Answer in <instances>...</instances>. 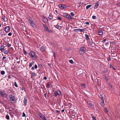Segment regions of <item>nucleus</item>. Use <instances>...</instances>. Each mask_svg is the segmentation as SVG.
<instances>
[{
  "instance_id": "obj_10",
  "label": "nucleus",
  "mask_w": 120,
  "mask_h": 120,
  "mask_svg": "<svg viewBox=\"0 0 120 120\" xmlns=\"http://www.w3.org/2000/svg\"><path fill=\"white\" fill-rule=\"evenodd\" d=\"M102 78L103 79H105L107 81H108L109 80L108 77L105 74L102 75Z\"/></svg>"
},
{
  "instance_id": "obj_51",
  "label": "nucleus",
  "mask_w": 120,
  "mask_h": 120,
  "mask_svg": "<svg viewBox=\"0 0 120 120\" xmlns=\"http://www.w3.org/2000/svg\"><path fill=\"white\" fill-rule=\"evenodd\" d=\"M86 24L89 25V22H85Z\"/></svg>"
},
{
  "instance_id": "obj_57",
  "label": "nucleus",
  "mask_w": 120,
  "mask_h": 120,
  "mask_svg": "<svg viewBox=\"0 0 120 120\" xmlns=\"http://www.w3.org/2000/svg\"><path fill=\"white\" fill-rule=\"evenodd\" d=\"M92 120H96V117H95L92 118Z\"/></svg>"
},
{
  "instance_id": "obj_55",
  "label": "nucleus",
  "mask_w": 120,
  "mask_h": 120,
  "mask_svg": "<svg viewBox=\"0 0 120 120\" xmlns=\"http://www.w3.org/2000/svg\"><path fill=\"white\" fill-rule=\"evenodd\" d=\"M43 26L44 27H46L47 26L45 24H44L43 25Z\"/></svg>"
},
{
  "instance_id": "obj_8",
  "label": "nucleus",
  "mask_w": 120,
  "mask_h": 120,
  "mask_svg": "<svg viewBox=\"0 0 120 120\" xmlns=\"http://www.w3.org/2000/svg\"><path fill=\"white\" fill-rule=\"evenodd\" d=\"M27 96H25L24 98V99L23 101V103L24 105L25 106L27 104Z\"/></svg>"
},
{
  "instance_id": "obj_64",
  "label": "nucleus",
  "mask_w": 120,
  "mask_h": 120,
  "mask_svg": "<svg viewBox=\"0 0 120 120\" xmlns=\"http://www.w3.org/2000/svg\"><path fill=\"white\" fill-rule=\"evenodd\" d=\"M106 39H104L103 41L104 42H105L106 41Z\"/></svg>"
},
{
  "instance_id": "obj_52",
  "label": "nucleus",
  "mask_w": 120,
  "mask_h": 120,
  "mask_svg": "<svg viewBox=\"0 0 120 120\" xmlns=\"http://www.w3.org/2000/svg\"><path fill=\"white\" fill-rule=\"evenodd\" d=\"M107 71H108L107 70H104L103 71V72H104V73H106L107 72Z\"/></svg>"
},
{
  "instance_id": "obj_19",
  "label": "nucleus",
  "mask_w": 120,
  "mask_h": 120,
  "mask_svg": "<svg viewBox=\"0 0 120 120\" xmlns=\"http://www.w3.org/2000/svg\"><path fill=\"white\" fill-rule=\"evenodd\" d=\"M43 19L44 22H48V21L47 20V18L45 17H43Z\"/></svg>"
},
{
  "instance_id": "obj_26",
  "label": "nucleus",
  "mask_w": 120,
  "mask_h": 120,
  "mask_svg": "<svg viewBox=\"0 0 120 120\" xmlns=\"http://www.w3.org/2000/svg\"><path fill=\"white\" fill-rule=\"evenodd\" d=\"M81 86L83 88H85L86 87L85 84H81Z\"/></svg>"
},
{
  "instance_id": "obj_9",
  "label": "nucleus",
  "mask_w": 120,
  "mask_h": 120,
  "mask_svg": "<svg viewBox=\"0 0 120 120\" xmlns=\"http://www.w3.org/2000/svg\"><path fill=\"white\" fill-rule=\"evenodd\" d=\"M55 95V97H56L58 95H60L61 94V92L60 90H57L54 92Z\"/></svg>"
},
{
  "instance_id": "obj_15",
  "label": "nucleus",
  "mask_w": 120,
  "mask_h": 120,
  "mask_svg": "<svg viewBox=\"0 0 120 120\" xmlns=\"http://www.w3.org/2000/svg\"><path fill=\"white\" fill-rule=\"evenodd\" d=\"M99 5V4L98 3L96 2V3L94 7V9H95L98 8V7Z\"/></svg>"
},
{
  "instance_id": "obj_32",
  "label": "nucleus",
  "mask_w": 120,
  "mask_h": 120,
  "mask_svg": "<svg viewBox=\"0 0 120 120\" xmlns=\"http://www.w3.org/2000/svg\"><path fill=\"white\" fill-rule=\"evenodd\" d=\"M43 114H42L41 113V112H39V113H38V116L40 117H41V116H42L43 115Z\"/></svg>"
},
{
  "instance_id": "obj_61",
  "label": "nucleus",
  "mask_w": 120,
  "mask_h": 120,
  "mask_svg": "<svg viewBox=\"0 0 120 120\" xmlns=\"http://www.w3.org/2000/svg\"><path fill=\"white\" fill-rule=\"evenodd\" d=\"M89 105H90V106H92V105H93V104L92 103H89Z\"/></svg>"
},
{
  "instance_id": "obj_36",
  "label": "nucleus",
  "mask_w": 120,
  "mask_h": 120,
  "mask_svg": "<svg viewBox=\"0 0 120 120\" xmlns=\"http://www.w3.org/2000/svg\"><path fill=\"white\" fill-rule=\"evenodd\" d=\"M6 118L8 120H9L10 119L9 116L8 115H7L6 116Z\"/></svg>"
},
{
  "instance_id": "obj_6",
  "label": "nucleus",
  "mask_w": 120,
  "mask_h": 120,
  "mask_svg": "<svg viewBox=\"0 0 120 120\" xmlns=\"http://www.w3.org/2000/svg\"><path fill=\"white\" fill-rule=\"evenodd\" d=\"M59 7L61 9L65 8L67 7L65 5L61 4H59Z\"/></svg>"
},
{
  "instance_id": "obj_14",
  "label": "nucleus",
  "mask_w": 120,
  "mask_h": 120,
  "mask_svg": "<svg viewBox=\"0 0 120 120\" xmlns=\"http://www.w3.org/2000/svg\"><path fill=\"white\" fill-rule=\"evenodd\" d=\"M66 17L69 19H72L71 17L69 15L67 14L66 15Z\"/></svg>"
},
{
  "instance_id": "obj_62",
  "label": "nucleus",
  "mask_w": 120,
  "mask_h": 120,
  "mask_svg": "<svg viewBox=\"0 0 120 120\" xmlns=\"http://www.w3.org/2000/svg\"><path fill=\"white\" fill-rule=\"evenodd\" d=\"M25 89V88L24 87H22V90H24Z\"/></svg>"
},
{
  "instance_id": "obj_2",
  "label": "nucleus",
  "mask_w": 120,
  "mask_h": 120,
  "mask_svg": "<svg viewBox=\"0 0 120 120\" xmlns=\"http://www.w3.org/2000/svg\"><path fill=\"white\" fill-rule=\"evenodd\" d=\"M86 50V48L84 47H81L79 49V52L81 55L83 54Z\"/></svg>"
},
{
  "instance_id": "obj_33",
  "label": "nucleus",
  "mask_w": 120,
  "mask_h": 120,
  "mask_svg": "<svg viewBox=\"0 0 120 120\" xmlns=\"http://www.w3.org/2000/svg\"><path fill=\"white\" fill-rule=\"evenodd\" d=\"M5 73V71H2L1 72V74L2 75H3Z\"/></svg>"
},
{
  "instance_id": "obj_12",
  "label": "nucleus",
  "mask_w": 120,
  "mask_h": 120,
  "mask_svg": "<svg viewBox=\"0 0 120 120\" xmlns=\"http://www.w3.org/2000/svg\"><path fill=\"white\" fill-rule=\"evenodd\" d=\"M52 86V85L50 83H47L46 85V86L47 88H50V87H52L51 86Z\"/></svg>"
},
{
  "instance_id": "obj_58",
  "label": "nucleus",
  "mask_w": 120,
  "mask_h": 120,
  "mask_svg": "<svg viewBox=\"0 0 120 120\" xmlns=\"http://www.w3.org/2000/svg\"><path fill=\"white\" fill-rule=\"evenodd\" d=\"M117 5L118 6L120 5V2L117 3Z\"/></svg>"
},
{
  "instance_id": "obj_13",
  "label": "nucleus",
  "mask_w": 120,
  "mask_h": 120,
  "mask_svg": "<svg viewBox=\"0 0 120 120\" xmlns=\"http://www.w3.org/2000/svg\"><path fill=\"white\" fill-rule=\"evenodd\" d=\"M30 24L31 26L33 27L34 28L36 29L37 28L35 26V24L33 22H32L31 23H30Z\"/></svg>"
},
{
  "instance_id": "obj_3",
  "label": "nucleus",
  "mask_w": 120,
  "mask_h": 120,
  "mask_svg": "<svg viewBox=\"0 0 120 120\" xmlns=\"http://www.w3.org/2000/svg\"><path fill=\"white\" fill-rule=\"evenodd\" d=\"M9 98L10 101L12 103L15 102V97L12 94H10L9 95Z\"/></svg>"
},
{
  "instance_id": "obj_35",
  "label": "nucleus",
  "mask_w": 120,
  "mask_h": 120,
  "mask_svg": "<svg viewBox=\"0 0 120 120\" xmlns=\"http://www.w3.org/2000/svg\"><path fill=\"white\" fill-rule=\"evenodd\" d=\"M31 75L33 76H35V73L34 72H32L31 73Z\"/></svg>"
},
{
  "instance_id": "obj_30",
  "label": "nucleus",
  "mask_w": 120,
  "mask_h": 120,
  "mask_svg": "<svg viewBox=\"0 0 120 120\" xmlns=\"http://www.w3.org/2000/svg\"><path fill=\"white\" fill-rule=\"evenodd\" d=\"M34 62H32L31 63H30L29 65V67L30 68L32 66V65L33 64Z\"/></svg>"
},
{
  "instance_id": "obj_54",
  "label": "nucleus",
  "mask_w": 120,
  "mask_h": 120,
  "mask_svg": "<svg viewBox=\"0 0 120 120\" xmlns=\"http://www.w3.org/2000/svg\"><path fill=\"white\" fill-rule=\"evenodd\" d=\"M91 116L92 118L95 117L94 116H93V115L92 114H91Z\"/></svg>"
},
{
  "instance_id": "obj_47",
  "label": "nucleus",
  "mask_w": 120,
  "mask_h": 120,
  "mask_svg": "<svg viewBox=\"0 0 120 120\" xmlns=\"http://www.w3.org/2000/svg\"><path fill=\"white\" fill-rule=\"evenodd\" d=\"M105 112H106V113H107L108 112V110L106 108H105Z\"/></svg>"
},
{
  "instance_id": "obj_53",
  "label": "nucleus",
  "mask_w": 120,
  "mask_h": 120,
  "mask_svg": "<svg viewBox=\"0 0 120 120\" xmlns=\"http://www.w3.org/2000/svg\"><path fill=\"white\" fill-rule=\"evenodd\" d=\"M38 68V66L37 65H35L34 66V68L35 69H37Z\"/></svg>"
},
{
  "instance_id": "obj_1",
  "label": "nucleus",
  "mask_w": 120,
  "mask_h": 120,
  "mask_svg": "<svg viewBox=\"0 0 120 120\" xmlns=\"http://www.w3.org/2000/svg\"><path fill=\"white\" fill-rule=\"evenodd\" d=\"M29 55L30 57L34 60H36L37 59V55L35 54V52L33 51H31L29 53Z\"/></svg>"
},
{
  "instance_id": "obj_45",
  "label": "nucleus",
  "mask_w": 120,
  "mask_h": 120,
  "mask_svg": "<svg viewBox=\"0 0 120 120\" xmlns=\"http://www.w3.org/2000/svg\"><path fill=\"white\" fill-rule=\"evenodd\" d=\"M38 66L41 68H42V66L41 64H40Z\"/></svg>"
},
{
  "instance_id": "obj_17",
  "label": "nucleus",
  "mask_w": 120,
  "mask_h": 120,
  "mask_svg": "<svg viewBox=\"0 0 120 120\" xmlns=\"http://www.w3.org/2000/svg\"><path fill=\"white\" fill-rule=\"evenodd\" d=\"M43 120H47L46 117L44 115H42L40 117Z\"/></svg>"
},
{
  "instance_id": "obj_18",
  "label": "nucleus",
  "mask_w": 120,
  "mask_h": 120,
  "mask_svg": "<svg viewBox=\"0 0 120 120\" xmlns=\"http://www.w3.org/2000/svg\"><path fill=\"white\" fill-rule=\"evenodd\" d=\"M8 49L6 48L4 50V53L5 54H8Z\"/></svg>"
},
{
  "instance_id": "obj_38",
  "label": "nucleus",
  "mask_w": 120,
  "mask_h": 120,
  "mask_svg": "<svg viewBox=\"0 0 120 120\" xmlns=\"http://www.w3.org/2000/svg\"><path fill=\"white\" fill-rule=\"evenodd\" d=\"M12 35V33L11 32H10L8 34V35L9 36H11Z\"/></svg>"
},
{
  "instance_id": "obj_49",
  "label": "nucleus",
  "mask_w": 120,
  "mask_h": 120,
  "mask_svg": "<svg viewBox=\"0 0 120 120\" xmlns=\"http://www.w3.org/2000/svg\"><path fill=\"white\" fill-rule=\"evenodd\" d=\"M71 15L72 16H73L74 15V13L73 12H71Z\"/></svg>"
},
{
  "instance_id": "obj_7",
  "label": "nucleus",
  "mask_w": 120,
  "mask_h": 120,
  "mask_svg": "<svg viewBox=\"0 0 120 120\" xmlns=\"http://www.w3.org/2000/svg\"><path fill=\"white\" fill-rule=\"evenodd\" d=\"M86 30V28H84L82 29H75L74 30V31L75 32H78V31H80V32H84V31Z\"/></svg>"
},
{
  "instance_id": "obj_29",
  "label": "nucleus",
  "mask_w": 120,
  "mask_h": 120,
  "mask_svg": "<svg viewBox=\"0 0 120 120\" xmlns=\"http://www.w3.org/2000/svg\"><path fill=\"white\" fill-rule=\"evenodd\" d=\"M85 36L86 38H87V39L88 40H89L90 39L89 38V36L87 34H85Z\"/></svg>"
},
{
  "instance_id": "obj_23",
  "label": "nucleus",
  "mask_w": 120,
  "mask_h": 120,
  "mask_svg": "<svg viewBox=\"0 0 120 120\" xmlns=\"http://www.w3.org/2000/svg\"><path fill=\"white\" fill-rule=\"evenodd\" d=\"M53 16L51 14H49V18L50 19H52L53 18Z\"/></svg>"
},
{
  "instance_id": "obj_43",
  "label": "nucleus",
  "mask_w": 120,
  "mask_h": 120,
  "mask_svg": "<svg viewBox=\"0 0 120 120\" xmlns=\"http://www.w3.org/2000/svg\"><path fill=\"white\" fill-rule=\"evenodd\" d=\"M26 116V114L24 112L23 113V115L22 116V117H25Z\"/></svg>"
},
{
  "instance_id": "obj_50",
  "label": "nucleus",
  "mask_w": 120,
  "mask_h": 120,
  "mask_svg": "<svg viewBox=\"0 0 120 120\" xmlns=\"http://www.w3.org/2000/svg\"><path fill=\"white\" fill-rule=\"evenodd\" d=\"M56 112L57 113L59 114L60 113V111H59L57 110L56 111Z\"/></svg>"
},
{
  "instance_id": "obj_16",
  "label": "nucleus",
  "mask_w": 120,
  "mask_h": 120,
  "mask_svg": "<svg viewBox=\"0 0 120 120\" xmlns=\"http://www.w3.org/2000/svg\"><path fill=\"white\" fill-rule=\"evenodd\" d=\"M2 19L4 20V21L6 22L8 20L7 18L5 16H3L2 17Z\"/></svg>"
},
{
  "instance_id": "obj_60",
  "label": "nucleus",
  "mask_w": 120,
  "mask_h": 120,
  "mask_svg": "<svg viewBox=\"0 0 120 120\" xmlns=\"http://www.w3.org/2000/svg\"><path fill=\"white\" fill-rule=\"evenodd\" d=\"M44 79H45L46 80L47 79V78L45 76L44 77Z\"/></svg>"
},
{
  "instance_id": "obj_27",
  "label": "nucleus",
  "mask_w": 120,
  "mask_h": 120,
  "mask_svg": "<svg viewBox=\"0 0 120 120\" xmlns=\"http://www.w3.org/2000/svg\"><path fill=\"white\" fill-rule=\"evenodd\" d=\"M100 97L102 100L104 101V98H103V96L102 95H100Z\"/></svg>"
},
{
  "instance_id": "obj_21",
  "label": "nucleus",
  "mask_w": 120,
  "mask_h": 120,
  "mask_svg": "<svg viewBox=\"0 0 120 120\" xmlns=\"http://www.w3.org/2000/svg\"><path fill=\"white\" fill-rule=\"evenodd\" d=\"M98 33L99 35H101L103 34V32L101 30H99L98 31Z\"/></svg>"
},
{
  "instance_id": "obj_34",
  "label": "nucleus",
  "mask_w": 120,
  "mask_h": 120,
  "mask_svg": "<svg viewBox=\"0 0 120 120\" xmlns=\"http://www.w3.org/2000/svg\"><path fill=\"white\" fill-rule=\"evenodd\" d=\"M6 35V34L4 32V34H2L1 36L2 37H4V36H5Z\"/></svg>"
},
{
  "instance_id": "obj_40",
  "label": "nucleus",
  "mask_w": 120,
  "mask_h": 120,
  "mask_svg": "<svg viewBox=\"0 0 120 120\" xmlns=\"http://www.w3.org/2000/svg\"><path fill=\"white\" fill-rule=\"evenodd\" d=\"M69 62L71 64H73L74 63V62L72 60H70L69 61Z\"/></svg>"
},
{
  "instance_id": "obj_25",
  "label": "nucleus",
  "mask_w": 120,
  "mask_h": 120,
  "mask_svg": "<svg viewBox=\"0 0 120 120\" xmlns=\"http://www.w3.org/2000/svg\"><path fill=\"white\" fill-rule=\"evenodd\" d=\"M28 20L30 24L33 22L32 19L31 18H29L28 19Z\"/></svg>"
},
{
  "instance_id": "obj_22",
  "label": "nucleus",
  "mask_w": 120,
  "mask_h": 120,
  "mask_svg": "<svg viewBox=\"0 0 120 120\" xmlns=\"http://www.w3.org/2000/svg\"><path fill=\"white\" fill-rule=\"evenodd\" d=\"M45 49V48L44 46H42L40 48V50L42 52L44 51Z\"/></svg>"
},
{
  "instance_id": "obj_5",
  "label": "nucleus",
  "mask_w": 120,
  "mask_h": 120,
  "mask_svg": "<svg viewBox=\"0 0 120 120\" xmlns=\"http://www.w3.org/2000/svg\"><path fill=\"white\" fill-rule=\"evenodd\" d=\"M4 30L6 33H8L10 31V28L9 26H6L4 28Z\"/></svg>"
},
{
  "instance_id": "obj_11",
  "label": "nucleus",
  "mask_w": 120,
  "mask_h": 120,
  "mask_svg": "<svg viewBox=\"0 0 120 120\" xmlns=\"http://www.w3.org/2000/svg\"><path fill=\"white\" fill-rule=\"evenodd\" d=\"M55 28L58 30H60L62 28V26H60L58 25H56L55 26Z\"/></svg>"
},
{
  "instance_id": "obj_46",
  "label": "nucleus",
  "mask_w": 120,
  "mask_h": 120,
  "mask_svg": "<svg viewBox=\"0 0 120 120\" xmlns=\"http://www.w3.org/2000/svg\"><path fill=\"white\" fill-rule=\"evenodd\" d=\"M92 18L93 19H96V17L95 15H93L92 17Z\"/></svg>"
},
{
  "instance_id": "obj_63",
  "label": "nucleus",
  "mask_w": 120,
  "mask_h": 120,
  "mask_svg": "<svg viewBox=\"0 0 120 120\" xmlns=\"http://www.w3.org/2000/svg\"><path fill=\"white\" fill-rule=\"evenodd\" d=\"M8 78H11V76L10 75H8Z\"/></svg>"
},
{
  "instance_id": "obj_20",
  "label": "nucleus",
  "mask_w": 120,
  "mask_h": 120,
  "mask_svg": "<svg viewBox=\"0 0 120 120\" xmlns=\"http://www.w3.org/2000/svg\"><path fill=\"white\" fill-rule=\"evenodd\" d=\"M4 45H1V47H0V49L1 51L2 52L4 49Z\"/></svg>"
},
{
  "instance_id": "obj_4",
  "label": "nucleus",
  "mask_w": 120,
  "mask_h": 120,
  "mask_svg": "<svg viewBox=\"0 0 120 120\" xmlns=\"http://www.w3.org/2000/svg\"><path fill=\"white\" fill-rule=\"evenodd\" d=\"M1 95L4 98H7V95L5 93L4 91L3 92L2 91H0Z\"/></svg>"
},
{
  "instance_id": "obj_41",
  "label": "nucleus",
  "mask_w": 120,
  "mask_h": 120,
  "mask_svg": "<svg viewBox=\"0 0 120 120\" xmlns=\"http://www.w3.org/2000/svg\"><path fill=\"white\" fill-rule=\"evenodd\" d=\"M101 105L102 106L104 105V101H103L102 102H101Z\"/></svg>"
},
{
  "instance_id": "obj_31",
  "label": "nucleus",
  "mask_w": 120,
  "mask_h": 120,
  "mask_svg": "<svg viewBox=\"0 0 120 120\" xmlns=\"http://www.w3.org/2000/svg\"><path fill=\"white\" fill-rule=\"evenodd\" d=\"M14 85L15 86V87H18V85L16 83V82H14Z\"/></svg>"
},
{
  "instance_id": "obj_48",
  "label": "nucleus",
  "mask_w": 120,
  "mask_h": 120,
  "mask_svg": "<svg viewBox=\"0 0 120 120\" xmlns=\"http://www.w3.org/2000/svg\"><path fill=\"white\" fill-rule=\"evenodd\" d=\"M23 52H24V54L25 55H26V54H27V52L26 51H25L24 50Z\"/></svg>"
},
{
  "instance_id": "obj_24",
  "label": "nucleus",
  "mask_w": 120,
  "mask_h": 120,
  "mask_svg": "<svg viewBox=\"0 0 120 120\" xmlns=\"http://www.w3.org/2000/svg\"><path fill=\"white\" fill-rule=\"evenodd\" d=\"M44 30L46 32H48L49 31V29L47 26L44 28Z\"/></svg>"
},
{
  "instance_id": "obj_28",
  "label": "nucleus",
  "mask_w": 120,
  "mask_h": 120,
  "mask_svg": "<svg viewBox=\"0 0 120 120\" xmlns=\"http://www.w3.org/2000/svg\"><path fill=\"white\" fill-rule=\"evenodd\" d=\"M91 6V5H88L86 6V9L87 10Z\"/></svg>"
},
{
  "instance_id": "obj_37",
  "label": "nucleus",
  "mask_w": 120,
  "mask_h": 120,
  "mask_svg": "<svg viewBox=\"0 0 120 120\" xmlns=\"http://www.w3.org/2000/svg\"><path fill=\"white\" fill-rule=\"evenodd\" d=\"M107 59L108 61H110L111 60V59L110 58V56H109L107 58Z\"/></svg>"
},
{
  "instance_id": "obj_56",
  "label": "nucleus",
  "mask_w": 120,
  "mask_h": 120,
  "mask_svg": "<svg viewBox=\"0 0 120 120\" xmlns=\"http://www.w3.org/2000/svg\"><path fill=\"white\" fill-rule=\"evenodd\" d=\"M6 57L5 56H4L3 57V60H4V59H6Z\"/></svg>"
},
{
  "instance_id": "obj_39",
  "label": "nucleus",
  "mask_w": 120,
  "mask_h": 120,
  "mask_svg": "<svg viewBox=\"0 0 120 120\" xmlns=\"http://www.w3.org/2000/svg\"><path fill=\"white\" fill-rule=\"evenodd\" d=\"M89 43L90 45H92L93 43L92 41L91 40H90L89 42Z\"/></svg>"
},
{
  "instance_id": "obj_59",
  "label": "nucleus",
  "mask_w": 120,
  "mask_h": 120,
  "mask_svg": "<svg viewBox=\"0 0 120 120\" xmlns=\"http://www.w3.org/2000/svg\"><path fill=\"white\" fill-rule=\"evenodd\" d=\"M47 92H46V93L45 94H44V95L45 96V97H46V94H47Z\"/></svg>"
},
{
  "instance_id": "obj_44",
  "label": "nucleus",
  "mask_w": 120,
  "mask_h": 120,
  "mask_svg": "<svg viewBox=\"0 0 120 120\" xmlns=\"http://www.w3.org/2000/svg\"><path fill=\"white\" fill-rule=\"evenodd\" d=\"M57 19L60 20H61V18L60 17H58L57 18Z\"/></svg>"
},
{
  "instance_id": "obj_42",
  "label": "nucleus",
  "mask_w": 120,
  "mask_h": 120,
  "mask_svg": "<svg viewBox=\"0 0 120 120\" xmlns=\"http://www.w3.org/2000/svg\"><path fill=\"white\" fill-rule=\"evenodd\" d=\"M7 47H10V46H11V45L9 43H8L7 44Z\"/></svg>"
}]
</instances>
